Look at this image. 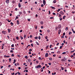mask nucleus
<instances>
[{
    "instance_id": "36",
    "label": "nucleus",
    "mask_w": 75,
    "mask_h": 75,
    "mask_svg": "<svg viewBox=\"0 0 75 75\" xmlns=\"http://www.w3.org/2000/svg\"><path fill=\"white\" fill-rule=\"evenodd\" d=\"M25 58L26 59H27V56H25Z\"/></svg>"
},
{
    "instance_id": "49",
    "label": "nucleus",
    "mask_w": 75,
    "mask_h": 75,
    "mask_svg": "<svg viewBox=\"0 0 75 75\" xmlns=\"http://www.w3.org/2000/svg\"><path fill=\"white\" fill-rule=\"evenodd\" d=\"M24 38L25 39V38L26 37V35H24Z\"/></svg>"
},
{
    "instance_id": "39",
    "label": "nucleus",
    "mask_w": 75,
    "mask_h": 75,
    "mask_svg": "<svg viewBox=\"0 0 75 75\" xmlns=\"http://www.w3.org/2000/svg\"><path fill=\"white\" fill-rule=\"evenodd\" d=\"M50 30H48L47 31V33H50Z\"/></svg>"
},
{
    "instance_id": "61",
    "label": "nucleus",
    "mask_w": 75,
    "mask_h": 75,
    "mask_svg": "<svg viewBox=\"0 0 75 75\" xmlns=\"http://www.w3.org/2000/svg\"><path fill=\"white\" fill-rule=\"evenodd\" d=\"M52 45H51L50 46V48H51V47H52Z\"/></svg>"
},
{
    "instance_id": "58",
    "label": "nucleus",
    "mask_w": 75,
    "mask_h": 75,
    "mask_svg": "<svg viewBox=\"0 0 75 75\" xmlns=\"http://www.w3.org/2000/svg\"><path fill=\"white\" fill-rule=\"evenodd\" d=\"M49 65H51V63H48Z\"/></svg>"
},
{
    "instance_id": "1",
    "label": "nucleus",
    "mask_w": 75,
    "mask_h": 75,
    "mask_svg": "<svg viewBox=\"0 0 75 75\" xmlns=\"http://www.w3.org/2000/svg\"><path fill=\"white\" fill-rule=\"evenodd\" d=\"M60 14L62 15H64V13L62 11H60L59 12Z\"/></svg>"
},
{
    "instance_id": "40",
    "label": "nucleus",
    "mask_w": 75,
    "mask_h": 75,
    "mask_svg": "<svg viewBox=\"0 0 75 75\" xmlns=\"http://www.w3.org/2000/svg\"><path fill=\"white\" fill-rule=\"evenodd\" d=\"M29 51H30V52H31V51H32V49H29Z\"/></svg>"
},
{
    "instance_id": "59",
    "label": "nucleus",
    "mask_w": 75,
    "mask_h": 75,
    "mask_svg": "<svg viewBox=\"0 0 75 75\" xmlns=\"http://www.w3.org/2000/svg\"><path fill=\"white\" fill-rule=\"evenodd\" d=\"M43 6H44V5H43V4H42L41 5V7H43Z\"/></svg>"
},
{
    "instance_id": "3",
    "label": "nucleus",
    "mask_w": 75,
    "mask_h": 75,
    "mask_svg": "<svg viewBox=\"0 0 75 75\" xmlns=\"http://www.w3.org/2000/svg\"><path fill=\"white\" fill-rule=\"evenodd\" d=\"M43 4L45 6L46 4V2H45V0H43Z\"/></svg>"
},
{
    "instance_id": "51",
    "label": "nucleus",
    "mask_w": 75,
    "mask_h": 75,
    "mask_svg": "<svg viewBox=\"0 0 75 75\" xmlns=\"http://www.w3.org/2000/svg\"><path fill=\"white\" fill-rule=\"evenodd\" d=\"M53 15H56V14L55 13H52Z\"/></svg>"
},
{
    "instance_id": "4",
    "label": "nucleus",
    "mask_w": 75,
    "mask_h": 75,
    "mask_svg": "<svg viewBox=\"0 0 75 75\" xmlns=\"http://www.w3.org/2000/svg\"><path fill=\"white\" fill-rule=\"evenodd\" d=\"M48 55H49V54L48 53H46V54H45V57H48Z\"/></svg>"
},
{
    "instance_id": "25",
    "label": "nucleus",
    "mask_w": 75,
    "mask_h": 75,
    "mask_svg": "<svg viewBox=\"0 0 75 75\" xmlns=\"http://www.w3.org/2000/svg\"><path fill=\"white\" fill-rule=\"evenodd\" d=\"M51 8H52V9H55V7L52 6L51 7Z\"/></svg>"
},
{
    "instance_id": "15",
    "label": "nucleus",
    "mask_w": 75,
    "mask_h": 75,
    "mask_svg": "<svg viewBox=\"0 0 75 75\" xmlns=\"http://www.w3.org/2000/svg\"><path fill=\"white\" fill-rule=\"evenodd\" d=\"M71 30H72V31L73 33H75V31L72 28L71 29Z\"/></svg>"
},
{
    "instance_id": "6",
    "label": "nucleus",
    "mask_w": 75,
    "mask_h": 75,
    "mask_svg": "<svg viewBox=\"0 0 75 75\" xmlns=\"http://www.w3.org/2000/svg\"><path fill=\"white\" fill-rule=\"evenodd\" d=\"M2 33H3V34H6V31H2Z\"/></svg>"
},
{
    "instance_id": "5",
    "label": "nucleus",
    "mask_w": 75,
    "mask_h": 75,
    "mask_svg": "<svg viewBox=\"0 0 75 75\" xmlns=\"http://www.w3.org/2000/svg\"><path fill=\"white\" fill-rule=\"evenodd\" d=\"M37 66V68H41V65H38Z\"/></svg>"
},
{
    "instance_id": "42",
    "label": "nucleus",
    "mask_w": 75,
    "mask_h": 75,
    "mask_svg": "<svg viewBox=\"0 0 75 75\" xmlns=\"http://www.w3.org/2000/svg\"><path fill=\"white\" fill-rule=\"evenodd\" d=\"M50 19H53L54 17H51L50 18Z\"/></svg>"
},
{
    "instance_id": "50",
    "label": "nucleus",
    "mask_w": 75,
    "mask_h": 75,
    "mask_svg": "<svg viewBox=\"0 0 75 75\" xmlns=\"http://www.w3.org/2000/svg\"><path fill=\"white\" fill-rule=\"evenodd\" d=\"M12 3H13V4H14V3H15V1H12Z\"/></svg>"
},
{
    "instance_id": "62",
    "label": "nucleus",
    "mask_w": 75,
    "mask_h": 75,
    "mask_svg": "<svg viewBox=\"0 0 75 75\" xmlns=\"http://www.w3.org/2000/svg\"><path fill=\"white\" fill-rule=\"evenodd\" d=\"M17 17H20V15H17Z\"/></svg>"
},
{
    "instance_id": "32",
    "label": "nucleus",
    "mask_w": 75,
    "mask_h": 75,
    "mask_svg": "<svg viewBox=\"0 0 75 75\" xmlns=\"http://www.w3.org/2000/svg\"><path fill=\"white\" fill-rule=\"evenodd\" d=\"M68 27H67L66 28H65V30L67 31L68 30Z\"/></svg>"
},
{
    "instance_id": "2",
    "label": "nucleus",
    "mask_w": 75,
    "mask_h": 75,
    "mask_svg": "<svg viewBox=\"0 0 75 75\" xmlns=\"http://www.w3.org/2000/svg\"><path fill=\"white\" fill-rule=\"evenodd\" d=\"M61 27H62L61 25H59L58 26V28H61Z\"/></svg>"
},
{
    "instance_id": "37",
    "label": "nucleus",
    "mask_w": 75,
    "mask_h": 75,
    "mask_svg": "<svg viewBox=\"0 0 75 75\" xmlns=\"http://www.w3.org/2000/svg\"><path fill=\"white\" fill-rule=\"evenodd\" d=\"M24 14H25L26 12H25V11H23Z\"/></svg>"
},
{
    "instance_id": "48",
    "label": "nucleus",
    "mask_w": 75,
    "mask_h": 75,
    "mask_svg": "<svg viewBox=\"0 0 75 75\" xmlns=\"http://www.w3.org/2000/svg\"><path fill=\"white\" fill-rule=\"evenodd\" d=\"M3 68V66H1V69H2V68Z\"/></svg>"
},
{
    "instance_id": "29",
    "label": "nucleus",
    "mask_w": 75,
    "mask_h": 75,
    "mask_svg": "<svg viewBox=\"0 0 75 75\" xmlns=\"http://www.w3.org/2000/svg\"><path fill=\"white\" fill-rule=\"evenodd\" d=\"M71 34H72V32H69V35H71Z\"/></svg>"
},
{
    "instance_id": "33",
    "label": "nucleus",
    "mask_w": 75,
    "mask_h": 75,
    "mask_svg": "<svg viewBox=\"0 0 75 75\" xmlns=\"http://www.w3.org/2000/svg\"><path fill=\"white\" fill-rule=\"evenodd\" d=\"M56 0H54V1H53V3H56Z\"/></svg>"
},
{
    "instance_id": "57",
    "label": "nucleus",
    "mask_w": 75,
    "mask_h": 75,
    "mask_svg": "<svg viewBox=\"0 0 75 75\" xmlns=\"http://www.w3.org/2000/svg\"><path fill=\"white\" fill-rule=\"evenodd\" d=\"M45 39H47V38H48V37H47V36H46L45 37Z\"/></svg>"
},
{
    "instance_id": "7",
    "label": "nucleus",
    "mask_w": 75,
    "mask_h": 75,
    "mask_svg": "<svg viewBox=\"0 0 75 75\" xmlns=\"http://www.w3.org/2000/svg\"><path fill=\"white\" fill-rule=\"evenodd\" d=\"M4 57H5L6 58H8L9 57H10V56H7L6 55H5L4 56Z\"/></svg>"
},
{
    "instance_id": "30",
    "label": "nucleus",
    "mask_w": 75,
    "mask_h": 75,
    "mask_svg": "<svg viewBox=\"0 0 75 75\" xmlns=\"http://www.w3.org/2000/svg\"><path fill=\"white\" fill-rule=\"evenodd\" d=\"M61 69H62V71H63V70H64V68L62 67H61Z\"/></svg>"
},
{
    "instance_id": "13",
    "label": "nucleus",
    "mask_w": 75,
    "mask_h": 75,
    "mask_svg": "<svg viewBox=\"0 0 75 75\" xmlns=\"http://www.w3.org/2000/svg\"><path fill=\"white\" fill-rule=\"evenodd\" d=\"M61 61L63 62H64L65 61V59H62Z\"/></svg>"
},
{
    "instance_id": "27",
    "label": "nucleus",
    "mask_w": 75,
    "mask_h": 75,
    "mask_svg": "<svg viewBox=\"0 0 75 75\" xmlns=\"http://www.w3.org/2000/svg\"><path fill=\"white\" fill-rule=\"evenodd\" d=\"M11 47H14V44H12L11 45Z\"/></svg>"
},
{
    "instance_id": "10",
    "label": "nucleus",
    "mask_w": 75,
    "mask_h": 75,
    "mask_svg": "<svg viewBox=\"0 0 75 75\" xmlns=\"http://www.w3.org/2000/svg\"><path fill=\"white\" fill-rule=\"evenodd\" d=\"M18 5L19 7V8H20V7H21V5H20V3H19Z\"/></svg>"
},
{
    "instance_id": "56",
    "label": "nucleus",
    "mask_w": 75,
    "mask_h": 75,
    "mask_svg": "<svg viewBox=\"0 0 75 75\" xmlns=\"http://www.w3.org/2000/svg\"><path fill=\"white\" fill-rule=\"evenodd\" d=\"M39 31H40V33H42V30H39Z\"/></svg>"
},
{
    "instance_id": "20",
    "label": "nucleus",
    "mask_w": 75,
    "mask_h": 75,
    "mask_svg": "<svg viewBox=\"0 0 75 75\" xmlns=\"http://www.w3.org/2000/svg\"><path fill=\"white\" fill-rule=\"evenodd\" d=\"M62 54H66V52H63V53H62Z\"/></svg>"
},
{
    "instance_id": "35",
    "label": "nucleus",
    "mask_w": 75,
    "mask_h": 75,
    "mask_svg": "<svg viewBox=\"0 0 75 75\" xmlns=\"http://www.w3.org/2000/svg\"><path fill=\"white\" fill-rule=\"evenodd\" d=\"M9 62H11V58L9 59Z\"/></svg>"
},
{
    "instance_id": "9",
    "label": "nucleus",
    "mask_w": 75,
    "mask_h": 75,
    "mask_svg": "<svg viewBox=\"0 0 75 75\" xmlns=\"http://www.w3.org/2000/svg\"><path fill=\"white\" fill-rule=\"evenodd\" d=\"M19 21H18V20H17V24L18 25V24H20V23H19Z\"/></svg>"
},
{
    "instance_id": "63",
    "label": "nucleus",
    "mask_w": 75,
    "mask_h": 75,
    "mask_svg": "<svg viewBox=\"0 0 75 75\" xmlns=\"http://www.w3.org/2000/svg\"><path fill=\"white\" fill-rule=\"evenodd\" d=\"M12 57H14V54H13L11 55Z\"/></svg>"
},
{
    "instance_id": "64",
    "label": "nucleus",
    "mask_w": 75,
    "mask_h": 75,
    "mask_svg": "<svg viewBox=\"0 0 75 75\" xmlns=\"http://www.w3.org/2000/svg\"><path fill=\"white\" fill-rule=\"evenodd\" d=\"M31 45L32 46V47H33V44H31Z\"/></svg>"
},
{
    "instance_id": "41",
    "label": "nucleus",
    "mask_w": 75,
    "mask_h": 75,
    "mask_svg": "<svg viewBox=\"0 0 75 75\" xmlns=\"http://www.w3.org/2000/svg\"><path fill=\"white\" fill-rule=\"evenodd\" d=\"M8 32H10L11 31V30L10 29H8Z\"/></svg>"
},
{
    "instance_id": "8",
    "label": "nucleus",
    "mask_w": 75,
    "mask_h": 75,
    "mask_svg": "<svg viewBox=\"0 0 75 75\" xmlns=\"http://www.w3.org/2000/svg\"><path fill=\"white\" fill-rule=\"evenodd\" d=\"M18 13L19 14H20V15H21L23 14V13H22V12L21 11H20L18 12Z\"/></svg>"
},
{
    "instance_id": "44",
    "label": "nucleus",
    "mask_w": 75,
    "mask_h": 75,
    "mask_svg": "<svg viewBox=\"0 0 75 75\" xmlns=\"http://www.w3.org/2000/svg\"><path fill=\"white\" fill-rule=\"evenodd\" d=\"M57 52L58 54H59V53H60V51H59Z\"/></svg>"
},
{
    "instance_id": "12",
    "label": "nucleus",
    "mask_w": 75,
    "mask_h": 75,
    "mask_svg": "<svg viewBox=\"0 0 75 75\" xmlns=\"http://www.w3.org/2000/svg\"><path fill=\"white\" fill-rule=\"evenodd\" d=\"M65 17H66V16H63V20H64V19H65Z\"/></svg>"
},
{
    "instance_id": "14",
    "label": "nucleus",
    "mask_w": 75,
    "mask_h": 75,
    "mask_svg": "<svg viewBox=\"0 0 75 75\" xmlns=\"http://www.w3.org/2000/svg\"><path fill=\"white\" fill-rule=\"evenodd\" d=\"M18 16H16L15 18V20H17V19H18Z\"/></svg>"
},
{
    "instance_id": "34",
    "label": "nucleus",
    "mask_w": 75,
    "mask_h": 75,
    "mask_svg": "<svg viewBox=\"0 0 75 75\" xmlns=\"http://www.w3.org/2000/svg\"><path fill=\"white\" fill-rule=\"evenodd\" d=\"M17 73V74H18V75H20V74H21V73H19V72H18L17 73Z\"/></svg>"
},
{
    "instance_id": "47",
    "label": "nucleus",
    "mask_w": 75,
    "mask_h": 75,
    "mask_svg": "<svg viewBox=\"0 0 75 75\" xmlns=\"http://www.w3.org/2000/svg\"><path fill=\"white\" fill-rule=\"evenodd\" d=\"M10 52H11L13 53V50H11L10 51Z\"/></svg>"
},
{
    "instance_id": "43",
    "label": "nucleus",
    "mask_w": 75,
    "mask_h": 75,
    "mask_svg": "<svg viewBox=\"0 0 75 75\" xmlns=\"http://www.w3.org/2000/svg\"><path fill=\"white\" fill-rule=\"evenodd\" d=\"M48 71L49 72V74H50L51 73V71H49V70H48Z\"/></svg>"
},
{
    "instance_id": "46",
    "label": "nucleus",
    "mask_w": 75,
    "mask_h": 75,
    "mask_svg": "<svg viewBox=\"0 0 75 75\" xmlns=\"http://www.w3.org/2000/svg\"><path fill=\"white\" fill-rule=\"evenodd\" d=\"M62 47H63V46H63L64 45V43H62Z\"/></svg>"
},
{
    "instance_id": "23",
    "label": "nucleus",
    "mask_w": 75,
    "mask_h": 75,
    "mask_svg": "<svg viewBox=\"0 0 75 75\" xmlns=\"http://www.w3.org/2000/svg\"><path fill=\"white\" fill-rule=\"evenodd\" d=\"M58 32H59V33H61V30L59 29L58 30Z\"/></svg>"
},
{
    "instance_id": "22",
    "label": "nucleus",
    "mask_w": 75,
    "mask_h": 75,
    "mask_svg": "<svg viewBox=\"0 0 75 75\" xmlns=\"http://www.w3.org/2000/svg\"><path fill=\"white\" fill-rule=\"evenodd\" d=\"M11 26H13V24H14V23H13L12 22H11Z\"/></svg>"
},
{
    "instance_id": "38",
    "label": "nucleus",
    "mask_w": 75,
    "mask_h": 75,
    "mask_svg": "<svg viewBox=\"0 0 75 75\" xmlns=\"http://www.w3.org/2000/svg\"><path fill=\"white\" fill-rule=\"evenodd\" d=\"M60 9H59L57 11V12H58L59 11H60Z\"/></svg>"
},
{
    "instance_id": "53",
    "label": "nucleus",
    "mask_w": 75,
    "mask_h": 75,
    "mask_svg": "<svg viewBox=\"0 0 75 75\" xmlns=\"http://www.w3.org/2000/svg\"><path fill=\"white\" fill-rule=\"evenodd\" d=\"M35 39H38V37H37L36 36V37H35Z\"/></svg>"
},
{
    "instance_id": "31",
    "label": "nucleus",
    "mask_w": 75,
    "mask_h": 75,
    "mask_svg": "<svg viewBox=\"0 0 75 75\" xmlns=\"http://www.w3.org/2000/svg\"><path fill=\"white\" fill-rule=\"evenodd\" d=\"M39 59H40V60H42V59H41V57H39Z\"/></svg>"
},
{
    "instance_id": "24",
    "label": "nucleus",
    "mask_w": 75,
    "mask_h": 75,
    "mask_svg": "<svg viewBox=\"0 0 75 75\" xmlns=\"http://www.w3.org/2000/svg\"><path fill=\"white\" fill-rule=\"evenodd\" d=\"M49 59L50 60V61H52V58H49Z\"/></svg>"
},
{
    "instance_id": "16",
    "label": "nucleus",
    "mask_w": 75,
    "mask_h": 75,
    "mask_svg": "<svg viewBox=\"0 0 75 75\" xmlns=\"http://www.w3.org/2000/svg\"><path fill=\"white\" fill-rule=\"evenodd\" d=\"M59 16H58V17H61L62 16L61 14H59Z\"/></svg>"
},
{
    "instance_id": "19",
    "label": "nucleus",
    "mask_w": 75,
    "mask_h": 75,
    "mask_svg": "<svg viewBox=\"0 0 75 75\" xmlns=\"http://www.w3.org/2000/svg\"><path fill=\"white\" fill-rule=\"evenodd\" d=\"M16 40H18V37L17 36L16 38Z\"/></svg>"
},
{
    "instance_id": "54",
    "label": "nucleus",
    "mask_w": 75,
    "mask_h": 75,
    "mask_svg": "<svg viewBox=\"0 0 75 75\" xmlns=\"http://www.w3.org/2000/svg\"><path fill=\"white\" fill-rule=\"evenodd\" d=\"M28 21H30V19H28Z\"/></svg>"
},
{
    "instance_id": "17",
    "label": "nucleus",
    "mask_w": 75,
    "mask_h": 75,
    "mask_svg": "<svg viewBox=\"0 0 75 75\" xmlns=\"http://www.w3.org/2000/svg\"><path fill=\"white\" fill-rule=\"evenodd\" d=\"M59 20L60 21H62V18L61 17H59Z\"/></svg>"
},
{
    "instance_id": "21",
    "label": "nucleus",
    "mask_w": 75,
    "mask_h": 75,
    "mask_svg": "<svg viewBox=\"0 0 75 75\" xmlns=\"http://www.w3.org/2000/svg\"><path fill=\"white\" fill-rule=\"evenodd\" d=\"M36 42V44L37 45H39V44H38V42L37 41H36L35 42Z\"/></svg>"
},
{
    "instance_id": "18",
    "label": "nucleus",
    "mask_w": 75,
    "mask_h": 75,
    "mask_svg": "<svg viewBox=\"0 0 75 75\" xmlns=\"http://www.w3.org/2000/svg\"><path fill=\"white\" fill-rule=\"evenodd\" d=\"M40 23L41 24H43L44 23L43 22V21H41L40 22Z\"/></svg>"
},
{
    "instance_id": "28",
    "label": "nucleus",
    "mask_w": 75,
    "mask_h": 75,
    "mask_svg": "<svg viewBox=\"0 0 75 75\" xmlns=\"http://www.w3.org/2000/svg\"><path fill=\"white\" fill-rule=\"evenodd\" d=\"M38 38H39V40H40L41 39V37L40 36H39V37H38Z\"/></svg>"
},
{
    "instance_id": "52",
    "label": "nucleus",
    "mask_w": 75,
    "mask_h": 75,
    "mask_svg": "<svg viewBox=\"0 0 75 75\" xmlns=\"http://www.w3.org/2000/svg\"><path fill=\"white\" fill-rule=\"evenodd\" d=\"M22 32H23V30H20V33H21Z\"/></svg>"
},
{
    "instance_id": "11",
    "label": "nucleus",
    "mask_w": 75,
    "mask_h": 75,
    "mask_svg": "<svg viewBox=\"0 0 75 75\" xmlns=\"http://www.w3.org/2000/svg\"><path fill=\"white\" fill-rule=\"evenodd\" d=\"M6 3H9V0L6 1Z\"/></svg>"
},
{
    "instance_id": "45",
    "label": "nucleus",
    "mask_w": 75,
    "mask_h": 75,
    "mask_svg": "<svg viewBox=\"0 0 75 75\" xmlns=\"http://www.w3.org/2000/svg\"><path fill=\"white\" fill-rule=\"evenodd\" d=\"M65 35V33H63V36H64V35Z\"/></svg>"
},
{
    "instance_id": "55",
    "label": "nucleus",
    "mask_w": 75,
    "mask_h": 75,
    "mask_svg": "<svg viewBox=\"0 0 75 75\" xmlns=\"http://www.w3.org/2000/svg\"><path fill=\"white\" fill-rule=\"evenodd\" d=\"M62 48V46H61L59 48H60V49H61Z\"/></svg>"
},
{
    "instance_id": "60",
    "label": "nucleus",
    "mask_w": 75,
    "mask_h": 75,
    "mask_svg": "<svg viewBox=\"0 0 75 75\" xmlns=\"http://www.w3.org/2000/svg\"><path fill=\"white\" fill-rule=\"evenodd\" d=\"M25 69L26 70L27 69H28V67H26L25 68Z\"/></svg>"
},
{
    "instance_id": "26",
    "label": "nucleus",
    "mask_w": 75,
    "mask_h": 75,
    "mask_svg": "<svg viewBox=\"0 0 75 75\" xmlns=\"http://www.w3.org/2000/svg\"><path fill=\"white\" fill-rule=\"evenodd\" d=\"M20 37H21V40H23V37H22L21 36Z\"/></svg>"
}]
</instances>
